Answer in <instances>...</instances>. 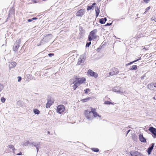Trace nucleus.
<instances>
[{"instance_id":"obj_1","label":"nucleus","mask_w":156,"mask_h":156,"mask_svg":"<svg viewBox=\"0 0 156 156\" xmlns=\"http://www.w3.org/2000/svg\"><path fill=\"white\" fill-rule=\"evenodd\" d=\"M97 29H95L91 31L88 35V40L89 41H91L95 39L97 37L96 34L97 32Z\"/></svg>"},{"instance_id":"obj_2","label":"nucleus","mask_w":156,"mask_h":156,"mask_svg":"<svg viewBox=\"0 0 156 156\" xmlns=\"http://www.w3.org/2000/svg\"><path fill=\"white\" fill-rule=\"evenodd\" d=\"M85 116L87 119L89 120H92L93 119V113L92 112V108L91 111H89L87 110L85 111Z\"/></svg>"},{"instance_id":"obj_3","label":"nucleus","mask_w":156,"mask_h":156,"mask_svg":"<svg viewBox=\"0 0 156 156\" xmlns=\"http://www.w3.org/2000/svg\"><path fill=\"white\" fill-rule=\"evenodd\" d=\"M47 103L46 105V108H50L53 103H54V100L53 98L50 96H48L47 97Z\"/></svg>"},{"instance_id":"obj_4","label":"nucleus","mask_w":156,"mask_h":156,"mask_svg":"<svg viewBox=\"0 0 156 156\" xmlns=\"http://www.w3.org/2000/svg\"><path fill=\"white\" fill-rule=\"evenodd\" d=\"M65 108L63 105H58L57 109V112L59 114H61L65 110Z\"/></svg>"},{"instance_id":"obj_5","label":"nucleus","mask_w":156,"mask_h":156,"mask_svg":"<svg viewBox=\"0 0 156 156\" xmlns=\"http://www.w3.org/2000/svg\"><path fill=\"white\" fill-rule=\"evenodd\" d=\"M130 154L131 156H144L141 153L136 151H131Z\"/></svg>"},{"instance_id":"obj_6","label":"nucleus","mask_w":156,"mask_h":156,"mask_svg":"<svg viewBox=\"0 0 156 156\" xmlns=\"http://www.w3.org/2000/svg\"><path fill=\"white\" fill-rule=\"evenodd\" d=\"M119 70L117 68H114L112 69L111 72L109 73V75L111 76H113L119 73Z\"/></svg>"},{"instance_id":"obj_7","label":"nucleus","mask_w":156,"mask_h":156,"mask_svg":"<svg viewBox=\"0 0 156 156\" xmlns=\"http://www.w3.org/2000/svg\"><path fill=\"white\" fill-rule=\"evenodd\" d=\"M85 10L84 9H81L78 11L76 14V16H81L85 13Z\"/></svg>"},{"instance_id":"obj_8","label":"nucleus","mask_w":156,"mask_h":156,"mask_svg":"<svg viewBox=\"0 0 156 156\" xmlns=\"http://www.w3.org/2000/svg\"><path fill=\"white\" fill-rule=\"evenodd\" d=\"M148 130L153 135V137L156 138V129L153 127H150Z\"/></svg>"},{"instance_id":"obj_9","label":"nucleus","mask_w":156,"mask_h":156,"mask_svg":"<svg viewBox=\"0 0 156 156\" xmlns=\"http://www.w3.org/2000/svg\"><path fill=\"white\" fill-rule=\"evenodd\" d=\"M87 73L91 76L94 77L95 78H97L98 76V74L97 73L94 72L91 69H89Z\"/></svg>"},{"instance_id":"obj_10","label":"nucleus","mask_w":156,"mask_h":156,"mask_svg":"<svg viewBox=\"0 0 156 156\" xmlns=\"http://www.w3.org/2000/svg\"><path fill=\"white\" fill-rule=\"evenodd\" d=\"M151 146L149 147L147 150V152L149 155H150L151 154L152 151L153 149V148L154 147V144H151Z\"/></svg>"},{"instance_id":"obj_11","label":"nucleus","mask_w":156,"mask_h":156,"mask_svg":"<svg viewBox=\"0 0 156 156\" xmlns=\"http://www.w3.org/2000/svg\"><path fill=\"white\" fill-rule=\"evenodd\" d=\"M113 91L117 93H120V94L124 93V91L122 90H119V88L118 87H115L113 88Z\"/></svg>"},{"instance_id":"obj_12","label":"nucleus","mask_w":156,"mask_h":156,"mask_svg":"<svg viewBox=\"0 0 156 156\" xmlns=\"http://www.w3.org/2000/svg\"><path fill=\"white\" fill-rule=\"evenodd\" d=\"M92 112L93 113V116L94 117H96L98 116L99 118H101V116L96 111V109L95 108H92Z\"/></svg>"},{"instance_id":"obj_13","label":"nucleus","mask_w":156,"mask_h":156,"mask_svg":"<svg viewBox=\"0 0 156 156\" xmlns=\"http://www.w3.org/2000/svg\"><path fill=\"white\" fill-rule=\"evenodd\" d=\"M52 37V35L51 34H47L46 36L43 38L45 41L46 42L48 41L49 40L51 39Z\"/></svg>"},{"instance_id":"obj_14","label":"nucleus","mask_w":156,"mask_h":156,"mask_svg":"<svg viewBox=\"0 0 156 156\" xmlns=\"http://www.w3.org/2000/svg\"><path fill=\"white\" fill-rule=\"evenodd\" d=\"M140 140L142 142L145 143L146 142V139L144 137L142 134H140L139 136Z\"/></svg>"},{"instance_id":"obj_15","label":"nucleus","mask_w":156,"mask_h":156,"mask_svg":"<svg viewBox=\"0 0 156 156\" xmlns=\"http://www.w3.org/2000/svg\"><path fill=\"white\" fill-rule=\"evenodd\" d=\"M147 88L151 90H154L155 83H151L147 86Z\"/></svg>"},{"instance_id":"obj_16","label":"nucleus","mask_w":156,"mask_h":156,"mask_svg":"<svg viewBox=\"0 0 156 156\" xmlns=\"http://www.w3.org/2000/svg\"><path fill=\"white\" fill-rule=\"evenodd\" d=\"M86 79L84 77H82L80 78H78V80L77 81L79 84H82L85 81Z\"/></svg>"},{"instance_id":"obj_17","label":"nucleus","mask_w":156,"mask_h":156,"mask_svg":"<svg viewBox=\"0 0 156 156\" xmlns=\"http://www.w3.org/2000/svg\"><path fill=\"white\" fill-rule=\"evenodd\" d=\"M20 45L19 44H15L13 47V51L15 52H16L18 50Z\"/></svg>"},{"instance_id":"obj_18","label":"nucleus","mask_w":156,"mask_h":156,"mask_svg":"<svg viewBox=\"0 0 156 156\" xmlns=\"http://www.w3.org/2000/svg\"><path fill=\"white\" fill-rule=\"evenodd\" d=\"M16 64V63L15 62H11L9 65V68L10 69L12 68H13L14 67H15Z\"/></svg>"},{"instance_id":"obj_19","label":"nucleus","mask_w":156,"mask_h":156,"mask_svg":"<svg viewBox=\"0 0 156 156\" xmlns=\"http://www.w3.org/2000/svg\"><path fill=\"white\" fill-rule=\"evenodd\" d=\"M31 144L32 146H33L35 147H36L39 146H40V143L39 142H33L32 143H31Z\"/></svg>"},{"instance_id":"obj_20","label":"nucleus","mask_w":156,"mask_h":156,"mask_svg":"<svg viewBox=\"0 0 156 156\" xmlns=\"http://www.w3.org/2000/svg\"><path fill=\"white\" fill-rule=\"evenodd\" d=\"M8 147L10 149V151L11 152H12L13 151V153H15V152H14V151L15 150V148L14 147V146L12 145H9Z\"/></svg>"},{"instance_id":"obj_21","label":"nucleus","mask_w":156,"mask_h":156,"mask_svg":"<svg viewBox=\"0 0 156 156\" xmlns=\"http://www.w3.org/2000/svg\"><path fill=\"white\" fill-rule=\"evenodd\" d=\"M84 58V56H83L82 58L81 56V58H79L77 64L78 65H80L83 61V59Z\"/></svg>"},{"instance_id":"obj_22","label":"nucleus","mask_w":156,"mask_h":156,"mask_svg":"<svg viewBox=\"0 0 156 156\" xmlns=\"http://www.w3.org/2000/svg\"><path fill=\"white\" fill-rule=\"evenodd\" d=\"M74 83V84L73 85V89L74 90H75L77 88V87L79 86L80 85L77 82H76V81H74L73 83Z\"/></svg>"},{"instance_id":"obj_23","label":"nucleus","mask_w":156,"mask_h":156,"mask_svg":"<svg viewBox=\"0 0 156 156\" xmlns=\"http://www.w3.org/2000/svg\"><path fill=\"white\" fill-rule=\"evenodd\" d=\"M95 10L96 12V16L97 17L99 14L100 10L98 7L96 8Z\"/></svg>"},{"instance_id":"obj_24","label":"nucleus","mask_w":156,"mask_h":156,"mask_svg":"<svg viewBox=\"0 0 156 156\" xmlns=\"http://www.w3.org/2000/svg\"><path fill=\"white\" fill-rule=\"evenodd\" d=\"M17 104L18 105L21 107L23 105V101H19L17 102Z\"/></svg>"},{"instance_id":"obj_25","label":"nucleus","mask_w":156,"mask_h":156,"mask_svg":"<svg viewBox=\"0 0 156 156\" xmlns=\"http://www.w3.org/2000/svg\"><path fill=\"white\" fill-rule=\"evenodd\" d=\"M137 68V66L136 65H133L132 66V67L130 68L129 70H136Z\"/></svg>"},{"instance_id":"obj_26","label":"nucleus","mask_w":156,"mask_h":156,"mask_svg":"<svg viewBox=\"0 0 156 156\" xmlns=\"http://www.w3.org/2000/svg\"><path fill=\"white\" fill-rule=\"evenodd\" d=\"M90 99V98H86L83 99L81 101L83 102H85L89 100Z\"/></svg>"},{"instance_id":"obj_27","label":"nucleus","mask_w":156,"mask_h":156,"mask_svg":"<svg viewBox=\"0 0 156 156\" xmlns=\"http://www.w3.org/2000/svg\"><path fill=\"white\" fill-rule=\"evenodd\" d=\"M104 104H106V105H110V104H112L113 105H114V104L113 103L111 102L108 101H105L104 102Z\"/></svg>"},{"instance_id":"obj_28","label":"nucleus","mask_w":156,"mask_h":156,"mask_svg":"<svg viewBox=\"0 0 156 156\" xmlns=\"http://www.w3.org/2000/svg\"><path fill=\"white\" fill-rule=\"evenodd\" d=\"M34 113L37 115H38L40 113V111L37 109H34Z\"/></svg>"},{"instance_id":"obj_29","label":"nucleus","mask_w":156,"mask_h":156,"mask_svg":"<svg viewBox=\"0 0 156 156\" xmlns=\"http://www.w3.org/2000/svg\"><path fill=\"white\" fill-rule=\"evenodd\" d=\"M91 150L95 152H98L99 151V149L98 148H91Z\"/></svg>"},{"instance_id":"obj_30","label":"nucleus","mask_w":156,"mask_h":156,"mask_svg":"<svg viewBox=\"0 0 156 156\" xmlns=\"http://www.w3.org/2000/svg\"><path fill=\"white\" fill-rule=\"evenodd\" d=\"M99 22L101 24H104L105 23V22L104 21L103 18H101L100 19Z\"/></svg>"},{"instance_id":"obj_31","label":"nucleus","mask_w":156,"mask_h":156,"mask_svg":"<svg viewBox=\"0 0 156 156\" xmlns=\"http://www.w3.org/2000/svg\"><path fill=\"white\" fill-rule=\"evenodd\" d=\"M93 7H94L92 5H89V6L88 5L87 7V10L89 11L90 9H92V8H93Z\"/></svg>"},{"instance_id":"obj_32","label":"nucleus","mask_w":156,"mask_h":156,"mask_svg":"<svg viewBox=\"0 0 156 156\" xmlns=\"http://www.w3.org/2000/svg\"><path fill=\"white\" fill-rule=\"evenodd\" d=\"M90 42L87 43V44H86V47H89L90 46V45L91 44V42H90Z\"/></svg>"},{"instance_id":"obj_33","label":"nucleus","mask_w":156,"mask_h":156,"mask_svg":"<svg viewBox=\"0 0 156 156\" xmlns=\"http://www.w3.org/2000/svg\"><path fill=\"white\" fill-rule=\"evenodd\" d=\"M80 31L82 34L84 32V30L82 27L80 28Z\"/></svg>"},{"instance_id":"obj_34","label":"nucleus","mask_w":156,"mask_h":156,"mask_svg":"<svg viewBox=\"0 0 156 156\" xmlns=\"http://www.w3.org/2000/svg\"><path fill=\"white\" fill-rule=\"evenodd\" d=\"M29 141H27V142H26L23 144H22V145L23 146H28V143H29Z\"/></svg>"},{"instance_id":"obj_35","label":"nucleus","mask_w":156,"mask_h":156,"mask_svg":"<svg viewBox=\"0 0 156 156\" xmlns=\"http://www.w3.org/2000/svg\"><path fill=\"white\" fill-rule=\"evenodd\" d=\"M1 101L2 103H4L5 101V99L4 97H2L1 98Z\"/></svg>"},{"instance_id":"obj_36","label":"nucleus","mask_w":156,"mask_h":156,"mask_svg":"<svg viewBox=\"0 0 156 156\" xmlns=\"http://www.w3.org/2000/svg\"><path fill=\"white\" fill-rule=\"evenodd\" d=\"M20 39L16 41V44H19V45H20Z\"/></svg>"},{"instance_id":"obj_37","label":"nucleus","mask_w":156,"mask_h":156,"mask_svg":"<svg viewBox=\"0 0 156 156\" xmlns=\"http://www.w3.org/2000/svg\"><path fill=\"white\" fill-rule=\"evenodd\" d=\"M84 91H85V93L86 94H88V91H90V89L88 88L86 89Z\"/></svg>"},{"instance_id":"obj_38","label":"nucleus","mask_w":156,"mask_h":156,"mask_svg":"<svg viewBox=\"0 0 156 156\" xmlns=\"http://www.w3.org/2000/svg\"><path fill=\"white\" fill-rule=\"evenodd\" d=\"M18 81L19 82H20L22 79V78L20 76H18Z\"/></svg>"},{"instance_id":"obj_39","label":"nucleus","mask_w":156,"mask_h":156,"mask_svg":"<svg viewBox=\"0 0 156 156\" xmlns=\"http://www.w3.org/2000/svg\"><path fill=\"white\" fill-rule=\"evenodd\" d=\"M54 54L53 53H49L48 54V56L50 57H51L52 56H53Z\"/></svg>"},{"instance_id":"obj_40","label":"nucleus","mask_w":156,"mask_h":156,"mask_svg":"<svg viewBox=\"0 0 156 156\" xmlns=\"http://www.w3.org/2000/svg\"><path fill=\"white\" fill-rule=\"evenodd\" d=\"M138 61V60H134V61H132V62H130V65L134 63L135 62H136Z\"/></svg>"},{"instance_id":"obj_41","label":"nucleus","mask_w":156,"mask_h":156,"mask_svg":"<svg viewBox=\"0 0 156 156\" xmlns=\"http://www.w3.org/2000/svg\"><path fill=\"white\" fill-rule=\"evenodd\" d=\"M150 0H143L144 2L146 3H148Z\"/></svg>"},{"instance_id":"obj_42","label":"nucleus","mask_w":156,"mask_h":156,"mask_svg":"<svg viewBox=\"0 0 156 156\" xmlns=\"http://www.w3.org/2000/svg\"><path fill=\"white\" fill-rule=\"evenodd\" d=\"M150 9V7H148L146 9V11L144 13V14H145V13L146 12H147L148 11V10Z\"/></svg>"},{"instance_id":"obj_43","label":"nucleus","mask_w":156,"mask_h":156,"mask_svg":"<svg viewBox=\"0 0 156 156\" xmlns=\"http://www.w3.org/2000/svg\"><path fill=\"white\" fill-rule=\"evenodd\" d=\"M112 23H107L105 26H109L112 25Z\"/></svg>"},{"instance_id":"obj_44","label":"nucleus","mask_w":156,"mask_h":156,"mask_svg":"<svg viewBox=\"0 0 156 156\" xmlns=\"http://www.w3.org/2000/svg\"><path fill=\"white\" fill-rule=\"evenodd\" d=\"M39 147H40V146H38L37 147H36V149H37V152H38V151H39Z\"/></svg>"},{"instance_id":"obj_45","label":"nucleus","mask_w":156,"mask_h":156,"mask_svg":"<svg viewBox=\"0 0 156 156\" xmlns=\"http://www.w3.org/2000/svg\"><path fill=\"white\" fill-rule=\"evenodd\" d=\"M33 21L32 19H29L27 20V21L29 22H32Z\"/></svg>"},{"instance_id":"obj_46","label":"nucleus","mask_w":156,"mask_h":156,"mask_svg":"<svg viewBox=\"0 0 156 156\" xmlns=\"http://www.w3.org/2000/svg\"><path fill=\"white\" fill-rule=\"evenodd\" d=\"M33 142H30L29 141V143H28V146H30L32 145L31 143H32Z\"/></svg>"},{"instance_id":"obj_47","label":"nucleus","mask_w":156,"mask_h":156,"mask_svg":"<svg viewBox=\"0 0 156 156\" xmlns=\"http://www.w3.org/2000/svg\"><path fill=\"white\" fill-rule=\"evenodd\" d=\"M32 20H37V17H34V18H32Z\"/></svg>"},{"instance_id":"obj_48","label":"nucleus","mask_w":156,"mask_h":156,"mask_svg":"<svg viewBox=\"0 0 156 156\" xmlns=\"http://www.w3.org/2000/svg\"><path fill=\"white\" fill-rule=\"evenodd\" d=\"M104 20V21L105 22L107 21V18L106 17H105L103 18Z\"/></svg>"},{"instance_id":"obj_49","label":"nucleus","mask_w":156,"mask_h":156,"mask_svg":"<svg viewBox=\"0 0 156 156\" xmlns=\"http://www.w3.org/2000/svg\"><path fill=\"white\" fill-rule=\"evenodd\" d=\"M3 88V87L2 85L0 84V88Z\"/></svg>"},{"instance_id":"obj_50","label":"nucleus","mask_w":156,"mask_h":156,"mask_svg":"<svg viewBox=\"0 0 156 156\" xmlns=\"http://www.w3.org/2000/svg\"><path fill=\"white\" fill-rule=\"evenodd\" d=\"M16 154L17 155H21L22 154V153L21 152H20L19 153H18V154Z\"/></svg>"},{"instance_id":"obj_51","label":"nucleus","mask_w":156,"mask_h":156,"mask_svg":"<svg viewBox=\"0 0 156 156\" xmlns=\"http://www.w3.org/2000/svg\"><path fill=\"white\" fill-rule=\"evenodd\" d=\"M96 5V3H94L92 5L93 7L94 6Z\"/></svg>"},{"instance_id":"obj_52","label":"nucleus","mask_w":156,"mask_h":156,"mask_svg":"<svg viewBox=\"0 0 156 156\" xmlns=\"http://www.w3.org/2000/svg\"><path fill=\"white\" fill-rule=\"evenodd\" d=\"M129 65H130V62L129 63H128L126 64V66H128Z\"/></svg>"},{"instance_id":"obj_53","label":"nucleus","mask_w":156,"mask_h":156,"mask_svg":"<svg viewBox=\"0 0 156 156\" xmlns=\"http://www.w3.org/2000/svg\"><path fill=\"white\" fill-rule=\"evenodd\" d=\"M130 131V129L128 130V131H127L126 134H128Z\"/></svg>"},{"instance_id":"obj_54","label":"nucleus","mask_w":156,"mask_h":156,"mask_svg":"<svg viewBox=\"0 0 156 156\" xmlns=\"http://www.w3.org/2000/svg\"><path fill=\"white\" fill-rule=\"evenodd\" d=\"M151 20H154L155 22H156V21L154 19L153 17L152 18Z\"/></svg>"},{"instance_id":"obj_55","label":"nucleus","mask_w":156,"mask_h":156,"mask_svg":"<svg viewBox=\"0 0 156 156\" xmlns=\"http://www.w3.org/2000/svg\"><path fill=\"white\" fill-rule=\"evenodd\" d=\"M141 59V57H140L139 59H138L137 60H138V61L139 60H140Z\"/></svg>"},{"instance_id":"obj_56","label":"nucleus","mask_w":156,"mask_h":156,"mask_svg":"<svg viewBox=\"0 0 156 156\" xmlns=\"http://www.w3.org/2000/svg\"><path fill=\"white\" fill-rule=\"evenodd\" d=\"M3 89V88H0V92Z\"/></svg>"},{"instance_id":"obj_57","label":"nucleus","mask_w":156,"mask_h":156,"mask_svg":"<svg viewBox=\"0 0 156 156\" xmlns=\"http://www.w3.org/2000/svg\"><path fill=\"white\" fill-rule=\"evenodd\" d=\"M144 76H143L141 77V79H144Z\"/></svg>"},{"instance_id":"obj_58","label":"nucleus","mask_w":156,"mask_h":156,"mask_svg":"<svg viewBox=\"0 0 156 156\" xmlns=\"http://www.w3.org/2000/svg\"><path fill=\"white\" fill-rule=\"evenodd\" d=\"M136 16H139V14H136Z\"/></svg>"},{"instance_id":"obj_59","label":"nucleus","mask_w":156,"mask_h":156,"mask_svg":"<svg viewBox=\"0 0 156 156\" xmlns=\"http://www.w3.org/2000/svg\"><path fill=\"white\" fill-rule=\"evenodd\" d=\"M43 40H42L41 41V42H43Z\"/></svg>"},{"instance_id":"obj_60","label":"nucleus","mask_w":156,"mask_h":156,"mask_svg":"<svg viewBox=\"0 0 156 156\" xmlns=\"http://www.w3.org/2000/svg\"><path fill=\"white\" fill-rule=\"evenodd\" d=\"M48 134H49V133H50V132H49V131H48Z\"/></svg>"},{"instance_id":"obj_61","label":"nucleus","mask_w":156,"mask_h":156,"mask_svg":"<svg viewBox=\"0 0 156 156\" xmlns=\"http://www.w3.org/2000/svg\"><path fill=\"white\" fill-rule=\"evenodd\" d=\"M101 0H98V1H99V2H100Z\"/></svg>"},{"instance_id":"obj_62","label":"nucleus","mask_w":156,"mask_h":156,"mask_svg":"<svg viewBox=\"0 0 156 156\" xmlns=\"http://www.w3.org/2000/svg\"><path fill=\"white\" fill-rule=\"evenodd\" d=\"M121 75H124V74H121Z\"/></svg>"},{"instance_id":"obj_63","label":"nucleus","mask_w":156,"mask_h":156,"mask_svg":"<svg viewBox=\"0 0 156 156\" xmlns=\"http://www.w3.org/2000/svg\"><path fill=\"white\" fill-rule=\"evenodd\" d=\"M73 80L71 79L70 80V81H71Z\"/></svg>"}]
</instances>
